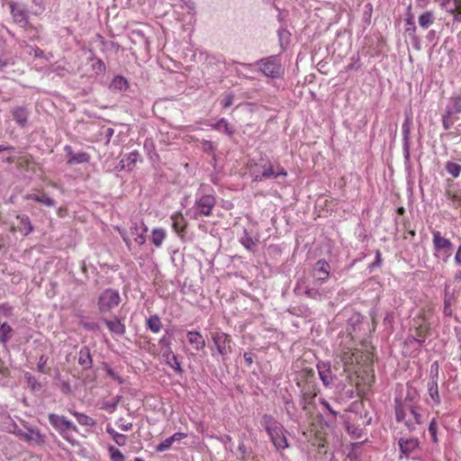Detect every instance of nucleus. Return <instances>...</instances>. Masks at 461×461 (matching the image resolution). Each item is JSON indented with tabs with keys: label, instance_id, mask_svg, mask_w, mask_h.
Returning a JSON list of instances; mask_svg holds the SVG:
<instances>
[{
	"label": "nucleus",
	"instance_id": "2eb2a0df",
	"mask_svg": "<svg viewBox=\"0 0 461 461\" xmlns=\"http://www.w3.org/2000/svg\"><path fill=\"white\" fill-rule=\"evenodd\" d=\"M103 321L112 334L117 336H123L125 334L126 327L122 320L117 316L113 319L105 318Z\"/></svg>",
	"mask_w": 461,
	"mask_h": 461
},
{
	"label": "nucleus",
	"instance_id": "e433bc0d",
	"mask_svg": "<svg viewBox=\"0 0 461 461\" xmlns=\"http://www.w3.org/2000/svg\"><path fill=\"white\" fill-rule=\"evenodd\" d=\"M171 225L176 232H182L185 229L184 218L181 214H174L171 217Z\"/></svg>",
	"mask_w": 461,
	"mask_h": 461
},
{
	"label": "nucleus",
	"instance_id": "2f4dec72",
	"mask_svg": "<svg viewBox=\"0 0 461 461\" xmlns=\"http://www.w3.org/2000/svg\"><path fill=\"white\" fill-rule=\"evenodd\" d=\"M165 239H166L165 230H163L161 228H156L152 230L151 240H152V243L157 248H159L162 245Z\"/></svg>",
	"mask_w": 461,
	"mask_h": 461
},
{
	"label": "nucleus",
	"instance_id": "6e6552de",
	"mask_svg": "<svg viewBox=\"0 0 461 461\" xmlns=\"http://www.w3.org/2000/svg\"><path fill=\"white\" fill-rule=\"evenodd\" d=\"M294 293L296 294H304L306 297L313 300H321L328 296L329 291L326 288L321 287V285H303L298 283L294 287Z\"/></svg>",
	"mask_w": 461,
	"mask_h": 461
},
{
	"label": "nucleus",
	"instance_id": "a18cd8bd",
	"mask_svg": "<svg viewBox=\"0 0 461 461\" xmlns=\"http://www.w3.org/2000/svg\"><path fill=\"white\" fill-rule=\"evenodd\" d=\"M406 25L408 26L406 28V32L410 33V35L416 32V26L414 23V17L411 14L408 15V17L405 19Z\"/></svg>",
	"mask_w": 461,
	"mask_h": 461
},
{
	"label": "nucleus",
	"instance_id": "4468645a",
	"mask_svg": "<svg viewBox=\"0 0 461 461\" xmlns=\"http://www.w3.org/2000/svg\"><path fill=\"white\" fill-rule=\"evenodd\" d=\"M317 369L320 379L325 387H330L333 382L335 376L331 374L330 364L326 361H320L317 364Z\"/></svg>",
	"mask_w": 461,
	"mask_h": 461
},
{
	"label": "nucleus",
	"instance_id": "4d7b16f0",
	"mask_svg": "<svg viewBox=\"0 0 461 461\" xmlns=\"http://www.w3.org/2000/svg\"><path fill=\"white\" fill-rule=\"evenodd\" d=\"M450 117L451 115H448L447 112L442 117V124L445 130H449L454 123Z\"/></svg>",
	"mask_w": 461,
	"mask_h": 461
},
{
	"label": "nucleus",
	"instance_id": "3c124183",
	"mask_svg": "<svg viewBox=\"0 0 461 461\" xmlns=\"http://www.w3.org/2000/svg\"><path fill=\"white\" fill-rule=\"evenodd\" d=\"M119 402L120 397H117L115 401L104 402L102 408L112 413L116 410Z\"/></svg>",
	"mask_w": 461,
	"mask_h": 461
},
{
	"label": "nucleus",
	"instance_id": "58836bf2",
	"mask_svg": "<svg viewBox=\"0 0 461 461\" xmlns=\"http://www.w3.org/2000/svg\"><path fill=\"white\" fill-rule=\"evenodd\" d=\"M24 378L27 383V385L33 392H38L41 389V384L37 381V379L29 372L24 374Z\"/></svg>",
	"mask_w": 461,
	"mask_h": 461
},
{
	"label": "nucleus",
	"instance_id": "c9c22d12",
	"mask_svg": "<svg viewBox=\"0 0 461 461\" xmlns=\"http://www.w3.org/2000/svg\"><path fill=\"white\" fill-rule=\"evenodd\" d=\"M147 328L154 333L159 332L162 328V323L158 315H151L147 320Z\"/></svg>",
	"mask_w": 461,
	"mask_h": 461
},
{
	"label": "nucleus",
	"instance_id": "0eeeda50",
	"mask_svg": "<svg viewBox=\"0 0 461 461\" xmlns=\"http://www.w3.org/2000/svg\"><path fill=\"white\" fill-rule=\"evenodd\" d=\"M49 422L50 425L66 439H69L68 437V431L72 430L77 432V427L65 416H60L55 413H50L48 416Z\"/></svg>",
	"mask_w": 461,
	"mask_h": 461
},
{
	"label": "nucleus",
	"instance_id": "f3484780",
	"mask_svg": "<svg viewBox=\"0 0 461 461\" xmlns=\"http://www.w3.org/2000/svg\"><path fill=\"white\" fill-rule=\"evenodd\" d=\"M260 424L265 429L268 436L273 435V432L279 429H283V425L270 414H264L261 418Z\"/></svg>",
	"mask_w": 461,
	"mask_h": 461
},
{
	"label": "nucleus",
	"instance_id": "603ef678",
	"mask_svg": "<svg viewBox=\"0 0 461 461\" xmlns=\"http://www.w3.org/2000/svg\"><path fill=\"white\" fill-rule=\"evenodd\" d=\"M13 314V307L8 303L0 304V315L4 317H11Z\"/></svg>",
	"mask_w": 461,
	"mask_h": 461
},
{
	"label": "nucleus",
	"instance_id": "c756f323",
	"mask_svg": "<svg viewBox=\"0 0 461 461\" xmlns=\"http://www.w3.org/2000/svg\"><path fill=\"white\" fill-rule=\"evenodd\" d=\"M406 403L409 406H418V400L415 392L408 391L403 399L396 397L394 399V404Z\"/></svg>",
	"mask_w": 461,
	"mask_h": 461
},
{
	"label": "nucleus",
	"instance_id": "9b49d317",
	"mask_svg": "<svg viewBox=\"0 0 461 461\" xmlns=\"http://www.w3.org/2000/svg\"><path fill=\"white\" fill-rule=\"evenodd\" d=\"M398 447L400 449V459L408 458L411 454L414 453L420 447V440L417 438L402 437L398 439Z\"/></svg>",
	"mask_w": 461,
	"mask_h": 461
},
{
	"label": "nucleus",
	"instance_id": "473e14b6",
	"mask_svg": "<svg viewBox=\"0 0 461 461\" xmlns=\"http://www.w3.org/2000/svg\"><path fill=\"white\" fill-rule=\"evenodd\" d=\"M90 156L88 153L85 151H81L78 153H75L73 157L68 158V165H77V164H83L87 163L89 161Z\"/></svg>",
	"mask_w": 461,
	"mask_h": 461
},
{
	"label": "nucleus",
	"instance_id": "bb28decb",
	"mask_svg": "<svg viewBox=\"0 0 461 461\" xmlns=\"http://www.w3.org/2000/svg\"><path fill=\"white\" fill-rule=\"evenodd\" d=\"M69 412L77 419V422L85 427H94L95 426V420L90 416L81 413L73 410H70Z\"/></svg>",
	"mask_w": 461,
	"mask_h": 461
},
{
	"label": "nucleus",
	"instance_id": "cd10ccee",
	"mask_svg": "<svg viewBox=\"0 0 461 461\" xmlns=\"http://www.w3.org/2000/svg\"><path fill=\"white\" fill-rule=\"evenodd\" d=\"M210 126L216 131H223L227 135L231 136L234 133V130L232 126L228 122V121L224 118L220 119L214 123L210 124Z\"/></svg>",
	"mask_w": 461,
	"mask_h": 461
},
{
	"label": "nucleus",
	"instance_id": "20e7f679",
	"mask_svg": "<svg viewBox=\"0 0 461 461\" xmlns=\"http://www.w3.org/2000/svg\"><path fill=\"white\" fill-rule=\"evenodd\" d=\"M216 204L214 195L209 194H202L201 190L196 194L195 203L193 207V218L198 220L201 216L212 215V211Z\"/></svg>",
	"mask_w": 461,
	"mask_h": 461
},
{
	"label": "nucleus",
	"instance_id": "bf43d9fd",
	"mask_svg": "<svg viewBox=\"0 0 461 461\" xmlns=\"http://www.w3.org/2000/svg\"><path fill=\"white\" fill-rule=\"evenodd\" d=\"M425 336L421 333H419L417 337L412 336L408 338L410 343L416 342L419 346H421L425 342Z\"/></svg>",
	"mask_w": 461,
	"mask_h": 461
},
{
	"label": "nucleus",
	"instance_id": "f03ea898",
	"mask_svg": "<svg viewBox=\"0 0 461 461\" xmlns=\"http://www.w3.org/2000/svg\"><path fill=\"white\" fill-rule=\"evenodd\" d=\"M251 174L255 181H262L271 177L286 176L287 171L280 164L275 166L268 158H261L260 163L251 169Z\"/></svg>",
	"mask_w": 461,
	"mask_h": 461
},
{
	"label": "nucleus",
	"instance_id": "9d476101",
	"mask_svg": "<svg viewBox=\"0 0 461 461\" xmlns=\"http://www.w3.org/2000/svg\"><path fill=\"white\" fill-rule=\"evenodd\" d=\"M330 274V264L324 259L318 260L312 268L313 285H321L323 283H325L329 279Z\"/></svg>",
	"mask_w": 461,
	"mask_h": 461
},
{
	"label": "nucleus",
	"instance_id": "49530a36",
	"mask_svg": "<svg viewBox=\"0 0 461 461\" xmlns=\"http://www.w3.org/2000/svg\"><path fill=\"white\" fill-rule=\"evenodd\" d=\"M361 443H355L352 445V450L348 454L346 461H358V454L357 449L359 447Z\"/></svg>",
	"mask_w": 461,
	"mask_h": 461
},
{
	"label": "nucleus",
	"instance_id": "79ce46f5",
	"mask_svg": "<svg viewBox=\"0 0 461 461\" xmlns=\"http://www.w3.org/2000/svg\"><path fill=\"white\" fill-rule=\"evenodd\" d=\"M108 451L112 461H124L123 454L117 447L111 446Z\"/></svg>",
	"mask_w": 461,
	"mask_h": 461
},
{
	"label": "nucleus",
	"instance_id": "5701e85b",
	"mask_svg": "<svg viewBox=\"0 0 461 461\" xmlns=\"http://www.w3.org/2000/svg\"><path fill=\"white\" fill-rule=\"evenodd\" d=\"M78 364L84 369H90L93 366V359L90 349L87 347H82L79 350Z\"/></svg>",
	"mask_w": 461,
	"mask_h": 461
},
{
	"label": "nucleus",
	"instance_id": "423d86ee",
	"mask_svg": "<svg viewBox=\"0 0 461 461\" xmlns=\"http://www.w3.org/2000/svg\"><path fill=\"white\" fill-rule=\"evenodd\" d=\"M121 296L118 291L105 289L98 297V309L101 312H108L119 305Z\"/></svg>",
	"mask_w": 461,
	"mask_h": 461
},
{
	"label": "nucleus",
	"instance_id": "09e8293b",
	"mask_svg": "<svg viewBox=\"0 0 461 461\" xmlns=\"http://www.w3.org/2000/svg\"><path fill=\"white\" fill-rule=\"evenodd\" d=\"M48 357L45 355H41L39 358V362L37 365V370L42 374H48V370L46 368Z\"/></svg>",
	"mask_w": 461,
	"mask_h": 461
},
{
	"label": "nucleus",
	"instance_id": "774afa93",
	"mask_svg": "<svg viewBox=\"0 0 461 461\" xmlns=\"http://www.w3.org/2000/svg\"><path fill=\"white\" fill-rule=\"evenodd\" d=\"M455 262L456 265L461 266V246L458 247L455 255Z\"/></svg>",
	"mask_w": 461,
	"mask_h": 461
},
{
	"label": "nucleus",
	"instance_id": "69168bd1",
	"mask_svg": "<svg viewBox=\"0 0 461 461\" xmlns=\"http://www.w3.org/2000/svg\"><path fill=\"white\" fill-rule=\"evenodd\" d=\"M203 148L205 151H212L215 149L213 143L212 141H209V140H204L203 142Z\"/></svg>",
	"mask_w": 461,
	"mask_h": 461
},
{
	"label": "nucleus",
	"instance_id": "4c0bfd02",
	"mask_svg": "<svg viewBox=\"0 0 461 461\" xmlns=\"http://www.w3.org/2000/svg\"><path fill=\"white\" fill-rule=\"evenodd\" d=\"M240 241L249 251H253L257 245L256 241L247 230H244V234L240 238Z\"/></svg>",
	"mask_w": 461,
	"mask_h": 461
},
{
	"label": "nucleus",
	"instance_id": "72a5a7b5",
	"mask_svg": "<svg viewBox=\"0 0 461 461\" xmlns=\"http://www.w3.org/2000/svg\"><path fill=\"white\" fill-rule=\"evenodd\" d=\"M448 115L461 113V97L454 96L450 100V104L447 108Z\"/></svg>",
	"mask_w": 461,
	"mask_h": 461
},
{
	"label": "nucleus",
	"instance_id": "f704fd0d",
	"mask_svg": "<svg viewBox=\"0 0 461 461\" xmlns=\"http://www.w3.org/2000/svg\"><path fill=\"white\" fill-rule=\"evenodd\" d=\"M434 20L433 13L431 11H428L419 16V24L423 29H427L434 23Z\"/></svg>",
	"mask_w": 461,
	"mask_h": 461
},
{
	"label": "nucleus",
	"instance_id": "393cba45",
	"mask_svg": "<svg viewBox=\"0 0 461 461\" xmlns=\"http://www.w3.org/2000/svg\"><path fill=\"white\" fill-rule=\"evenodd\" d=\"M162 357L164 358L166 364H167V361H175V364H176V366H174L175 372L178 375L183 374L184 370L182 368L181 363L178 360L177 357L171 350L169 346H167V348L163 351Z\"/></svg>",
	"mask_w": 461,
	"mask_h": 461
},
{
	"label": "nucleus",
	"instance_id": "ea45409f",
	"mask_svg": "<svg viewBox=\"0 0 461 461\" xmlns=\"http://www.w3.org/2000/svg\"><path fill=\"white\" fill-rule=\"evenodd\" d=\"M445 168H446V171L453 177L459 176V175L461 173V165H459L456 162H452V161L447 162Z\"/></svg>",
	"mask_w": 461,
	"mask_h": 461
},
{
	"label": "nucleus",
	"instance_id": "052dcab7",
	"mask_svg": "<svg viewBox=\"0 0 461 461\" xmlns=\"http://www.w3.org/2000/svg\"><path fill=\"white\" fill-rule=\"evenodd\" d=\"M118 446H124L126 444V436L118 432L113 438Z\"/></svg>",
	"mask_w": 461,
	"mask_h": 461
},
{
	"label": "nucleus",
	"instance_id": "1a4fd4ad",
	"mask_svg": "<svg viewBox=\"0 0 461 461\" xmlns=\"http://www.w3.org/2000/svg\"><path fill=\"white\" fill-rule=\"evenodd\" d=\"M8 5L14 22L21 28H27L29 26V19L26 7L23 5L15 2H9Z\"/></svg>",
	"mask_w": 461,
	"mask_h": 461
},
{
	"label": "nucleus",
	"instance_id": "aec40b11",
	"mask_svg": "<svg viewBox=\"0 0 461 461\" xmlns=\"http://www.w3.org/2000/svg\"><path fill=\"white\" fill-rule=\"evenodd\" d=\"M187 340L192 345L194 349L200 351L205 348V340L197 330H188L186 333Z\"/></svg>",
	"mask_w": 461,
	"mask_h": 461
},
{
	"label": "nucleus",
	"instance_id": "a211bd4d",
	"mask_svg": "<svg viewBox=\"0 0 461 461\" xmlns=\"http://www.w3.org/2000/svg\"><path fill=\"white\" fill-rule=\"evenodd\" d=\"M14 121L21 127L27 124L30 111L26 106H16L11 110Z\"/></svg>",
	"mask_w": 461,
	"mask_h": 461
},
{
	"label": "nucleus",
	"instance_id": "7c9ffc66",
	"mask_svg": "<svg viewBox=\"0 0 461 461\" xmlns=\"http://www.w3.org/2000/svg\"><path fill=\"white\" fill-rule=\"evenodd\" d=\"M27 199L33 200L37 203H42L48 207H54L55 206V201L48 196L47 194H32L27 196Z\"/></svg>",
	"mask_w": 461,
	"mask_h": 461
},
{
	"label": "nucleus",
	"instance_id": "864d4df0",
	"mask_svg": "<svg viewBox=\"0 0 461 461\" xmlns=\"http://www.w3.org/2000/svg\"><path fill=\"white\" fill-rule=\"evenodd\" d=\"M234 95L232 94H227L223 96L221 101L222 108L227 109L233 104Z\"/></svg>",
	"mask_w": 461,
	"mask_h": 461
},
{
	"label": "nucleus",
	"instance_id": "39448f33",
	"mask_svg": "<svg viewBox=\"0 0 461 461\" xmlns=\"http://www.w3.org/2000/svg\"><path fill=\"white\" fill-rule=\"evenodd\" d=\"M432 243L434 256L447 262L451 256L452 242L448 239L442 237L440 231L433 230Z\"/></svg>",
	"mask_w": 461,
	"mask_h": 461
},
{
	"label": "nucleus",
	"instance_id": "37998d69",
	"mask_svg": "<svg viewBox=\"0 0 461 461\" xmlns=\"http://www.w3.org/2000/svg\"><path fill=\"white\" fill-rule=\"evenodd\" d=\"M437 431H438V423H437V420L436 419H432L429 422V432L430 434V437H431V440L434 442V443H437L438 442V436H437Z\"/></svg>",
	"mask_w": 461,
	"mask_h": 461
},
{
	"label": "nucleus",
	"instance_id": "a878e982",
	"mask_svg": "<svg viewBox=\"0 0 461 461\" xmlns=\"http://www.w3.org/2000/svg\"><path fill=\"white\" fill-rule=\"evenodd\" d=\"M428 393L429 397L431 398V401L438 405L440 403V396L438 393V380L433 377L432 379H429L428 384Z\"/></svg>",
	"mask_w": 461,
	"mask_h": 461
},
{
	"label": "nucleus",
	"instance_id": "c03bdc74",
	"mask_svg": "<svg viewBox=\"0 0 461 461\" xmlns=\"http://www.w3.org/2000/svg\"><path fill=\"white\" fill-rule=\"evenodd\" d=\"M143 228H147L145 223L143 221H135L132 222L131 228H130V233L132 236H138L140 234V230H143Z\"/></svg>",
	"mask_w": 461,
	"mask_h": 461
},
{
	"label": "nucleus",
	"instance_id": "8fccbe9b",
	"mask_svg": "<svg viewBox=\"0 0 461 461\" xmlns=\"http://www.w3.org/2000/svg\"><path fill=\"white\" fill-rule=\"evenodd\" d=\"M172 445H173V443L171 442L170 438H167L166 439H164L161 443H159L156 447V451L157 452H164V451L169 449Z\"/></svg>",
	"mask_w": 461,
	"mask_h": 461
},
{
	"label": "nucleus",
	"instance_id": "338daca9",
	"mask_svg": "<svg viewBox=\"0 0 461 461\" xmlns=\"http://www.w3.org/2000/svg\"><path fill=\"white\" fill-rule=\"evenodd\" d=\"M113 133H114V130L113 128L108 127V128L104 129V134L106 137V142L107 143L110 141V140H111L112 136L113 135Z\"/></svg>",
	"mask_w": 461,
	"mask_h": 461
},
{
	"label": "nucleus",
	"instance_id": "0e129e2a",
	"mask_svg": "<svg viewBox=\"0 0 461 461\" xmlns=\"http://www.w3.org/2000/svg\"><path fill=\"white\" fill-rule=\"evenodd\" d=\"M185 438H186V434L183 432H176L174 435L169 437L172 443H174L175 441H180Z\"/></svg>",
	"mask_w": 461,
	"mask_h": 461
},
{
	"label": "nucleus",
	"instance_id": "e2e57ef3",
	"mask_svg": "<svg viewBox=\"0 0 461 461\" xmlns=\"http://www.w3.org/2000/svg\"><path fill=\"white\" fill-rule=\"evenodd\" d=\"M32 3L36 7L34 14L41 13L44 10L43 0H32Z\"/></svg>",
	"mask_w": 461,
	"mask_h": 461
},
{
	"label": "nucleus",
	"instance_id": "dca6fc26",
	"mask_svg": "<svg viewBox=\"0 0 461 461\" xmlns=\"http://www.w3.org/2000/svg\"><path fill=\"white\" fill-rule=\"evenodd\" d=\"M17 434L25 441L32 444L41 445L44 442L43 436L40 431L32 428L27 429L26 431L20 429Z\"/></svg>",
	"mask_w": 461,
	"mask_h": 461
},
{
	"label": "nucleus",
	"instance_id": "f257e3e1",
	"mask_svg": "<svg viewBox=\"0 0 461 461\" xmlns=\"http://www.w3.org/2000/svg\"><path fill=\"white\" fill-rule=\"evenodd\" d=\"M419 406H409L406 403L394 404L395 420L408 432L417 430L418 426L422 424V415Z\"/></svg>",
	"mask_w": 461,
	"mask_h": 461
},
{
	"label": "nucleus",
	"instance_id": "13d9d810",
	"mask_svg": "<svg viewBox=\"0 0 461 461\" xmlns=\"http://www.w3.org/2000/svg\"><path fill=\"white\" fill-rule=\"evenodd\" d=\"M455 10L456 14L454 16V21L461 22V0H454Z\"/></svg>",
	"mask_w": 461,
	"mask_h": 461
},
{
	"label": "nucleus",
	"instance_id": "6e6d98bb",
	"mask_svg": "<svg viewBox=\"0 0 461 461\" xmlns=\"http://www.w3.org/2000/svg\"><path fill=\"white\" fill-rule=\"evenodd\" d=\"M148 231V228H143V230H140V234L134 238V240L139 245H143L146 241V233Z\"/></svg>",
	"mask_w": 461,
	"mask_h": 461
},
{
	"label": "nucleus",
	"instance_id": "a19ab883",
	"mask_svg": "<svg viewBox=\"0 0 461 461\" xmlns=\"http://www.w3.org/2000/svg\"><path fill=\"white\" fill-rule=\"evenodd\" d=\"M346 428L348 432L355 438H359L363 435V429L360 428L359 425L347 422Z\"/></svg>",
	"mask_w": 461,
	"mask_h": 461
},
{
	"label": "nucleus",
	"instance_id": "7ed1b4c3",
	"mask_svg": "<svg viewBox=\"0 0 461 461\" xmlns=\"http://www.w3.org/2000/svg\"><path fill=\"white\" fill-rule=\"evenodd\" d=\"M255 65L264 76L269 78H281L285 74V68L281 63V59L277 55L260 59L256 61Z\"/></svg>",
	"mask_w": 461,
	"mask_h": 461
},
{
	"label": "nucleus",
	"instance_id": "de8ad7c7",
	"mask_svg": "<svg viewBox=\"0 0 461 461\" xmlns=\"http://www.w3.org/2000/svg\"><path fill=\"white\" fill-rule=\"evenodd\" d=\"M93 70L96 74H104L106 70L105 64L103 62L102 59H97L95 63L92 65Z\"/></svg>",
	"mask_w": 461,
	"mask_h": 461
},
{
	"label": "nucleus",
	"instance_id": "5fc2aeb1",
	"mask_svg": "<svg viewBox=\"0 0 461 461\" xmlns=\"http://www.w3.org/2000/svg\"><path fill=\"white\" fill-rule=\"evenodd\" d=\"M167 1L171 6H176V5L183 4L184 5L187 6L189 9L194 8L193 3L191 2V0H167Z\"/></svg>",
	"mask_w": 461,
	"mask_h": 461
},
{
	"label": "nucleus",
	"instance_id": "ddd939ff",
	"mask_svg": "<svg viewBox=\"0 0 461 461\" xmlns=\"http://www.w3.org/2000/svg\"><path fill=\"white\" fill-rule=\"evenodd\" d=\"M412 124V120L410 115H406L404 122L402 124V149L403 155L406 161L410 160V135H411V127Z\"/></svg>",
	"mask_w": 461,
	"mask_h": 461
},
{
	"label": "nucleus",
	"instance_id": "412c9836",
	"mask_svg": "<svg viewBox=\"0 0 461 461\" xmlns=\"http://www.w3.org/2000/svg\"><path fill=\"white\" fill-rule=\"evenodd\" d=\"M14 330L7 322H0V343L6 348L9 340L14 337Z\"/></svg>",
	"mask_w": 461,
	"mask_h": 461
},
{
	"label": "nucleus",
	"instance_id": "c85d7f7f",
	"mask_svg": "<svg viewBox=\"0 0 461 461\" xmlns=\"http://www.w3.org/2000/svg\"><path fill=\"white\" fill-rule=\"evenodd\" d=\"M139 158L138 152H131L127 156L123 157L120 162L122 168H127L128 170H131L135 166L137 160Z\"/></svg>",
	"mask_w": 461,
	"mask_h": 461
},
{
	"label": "nucleus",
	"instance_id": "680f3d73",
	"mask_svg": "<svg viewBox=\"0 0 461 461\" xmlns=\"http://www.w3.org/2000/svg\"><path fill=\"white\" fill-rule=\"evenodd\" d=\"M438 365L437 362H434L430 366L429 379L435 377L438 380Z\"/></svg>",
	"mask_w": 461,
	"mask_h": 461
},
{
	"label": "nucleus",
	"instance_id": "f8f14e48",
	"mask_svg": "<svg viewBox=\"0 0 461 461\" xmlns=\"http://www.w3.org/2000/svg\"><path fill=\"white\" fill-rule=\"evenodd\" d=\"M212 339L216 350L220 355L225 356L231 351V339L230 335L224 332H215L212 333Z\"/></svg>",
	"mask_w": 461,
	"mask_h": 461
},
{
	"label": "nucleus",
	"instance_id": "b1692460",
	"mask_svg": "<svg viewBox=\"0 0 461 461\" xmlns=\"http://www.w3.org/2000/svg\"><path fill=\"white\" fill-rule=\"evenodd\" d=\"M128 88H129V82L122 76L114 77L109 86V89L113 92H124Z\"/></svg>",
	"mask_w": 461,
	"mask_h": 461
},
{
	"label": "nucleus",
	"instance_id": "4be33fe9",
	"mask_svg": "<svg viewBox=\"0 0 461 461\" xmlns=\"http://www.w3.org/2000/svg\"><path fill=\"white\" fill-rule=\"evenodd\" d=\"M16 220L18 221L17 228L18 230L23 233L24 236H27L30 234L33 227L32 225V222L29 219V217L25 214L17 215Z\"/></svg>",
	"mask_w": 461,
	"mask_h": 461
},
{
	"label": "nucleus",
	"instance_id": "6ab92c4d",
	"mask_svg": "<svg viewBox=\"0 0 461 461\" xmlns=\"http://www.w3.org/2000/svg\"><path fill=\"white\" fill-rule=\"evenodd\" d=\"M268 437L277 451L289 447L287 438L284 434V428L273 432V435H269Z\"/></svg>",
	"mask_w": 461,
	"mask_h": 461
}]
</instances>
